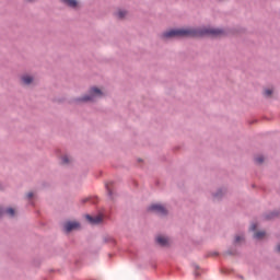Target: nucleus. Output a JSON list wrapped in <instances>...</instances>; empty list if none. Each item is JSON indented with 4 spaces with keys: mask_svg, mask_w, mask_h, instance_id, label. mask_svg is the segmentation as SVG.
I'll use <instances>...</instances> for the list:
<instances>
[{
    "mask_svg": "<svg viewBox=\"0 0 280 280\" xmlns=\"http://www.w3.org/2000/svg\"><path fill=\"white\" fill-rule=\"evenodd\" d=\"M255 240H264V237H266V232L261 231V232H256L254 234Z\"/></svg>",
    "mask_w": 280,
    "mask_h": 280,
    "instance_id": "9",
    "label": "nucleus"
},
{
    "mask_svg": "<svg viewBox=\"0 0 280 280\" xmlns=\"http://www.w3.org/2000/svg\"><path fill=\"white\" fill-rule=\"evenodd\" d=\"M185 36H212L213 38H218L220 36H224V31L211 27L178 28L163 33L162 38H183Z\"/></svg>",
    "mask_w": 280,
    "mask_h": 280,
    "instance_id": "1",
    "label": "nucleus"
},
{
    "mask_svg": "<svg viewBox=\"0 0 280 280\" xmlns=\"http://www.w3.org/2000/svg\"><path fill=\"white\" fill-rule=\"evenodd\" d=\"M255 162L258 163L259 165H261V163H264V155H259L255 159Z\"/></svg>",
    "mask_w": 280,
    "mask_h": 280,
    "instance_id": "14",
    "label": "nucleus"
},
{
    "mask_svg": "<svg viewBox=\"0 0 280 280\" xmlns=\"http://www.w3.org/2000/svg\"><path fill=\"white\" fill-rule=\"evenodd\" d=\"M149 211H153L154 213H158L159 215H167V209L163 207L161 203H153L149 207Z\"/></svg>",
    "mask_w": 280,
    "mask_h": 280,
    "instance_id": "3",
    "label": "nucleus"
},
{
    "mask_svg": "<svg viewBox=\"0 0 280 280\" xmlns=\"http://www.w3.org/2000/svg\"><path fill=\"white\" fill-rule=\"evenodd\" d=\"M5 213H7L8 215H10V218H14L15 211H14L13 208H8V209L5 210Z\"/></svg>",
    "mask_w": 280,
    "mask_h": 280,
    "instance_id": "12",
    "label": "nucleus"
},
{
    "mask_svg": "<svg viewBox=\"0 0 280 280\" xmlns=\"http://www.w3.org/2000/svg\"><path fill=\"white\" fill-rule=\"evenodd\" d=\"M63 228L67 233H71V231H78L80 229V223L78 221H68Z\"/></svg>",
    "mask_w": 280,
    "mask_h": 280,
    "instance_id": "4",
    "label": "nucleus"
},
{
    "mask_svg": "<svg viewBox=\"0 0 280 280\" xmlns=\"http://www.w3.org/2000/svg\"><path fill=\"white\" fill-rule=\"evenodd\" d=\"M22 82L23 84H32V82H34V78L32 75L25 74L22 77Z\"/></svg>",
    "mask_w": 280,
    "mask_h": 280,
    "instance_id": "8",
    "label": "nucleus"
},
{
    "mask_svg": "<svg viewBox=\"0 0 280 280\" xmlns=\"http://www.w3.org/2000/svg\"><path fill=\"white\" fill-rule=\"evenodd\" d=\"M61 3H65V5H68V8H78L79 3L78 0H61Z\"/></svg>",
    "mask_w": 280,
    "mask_h": 280,
    "instance_id": "7",
    "label": "nucleus"
},
{
    "mask_svg": "<svg viewBox=\"0 0 280 280\" xmlns=\"http://www.w3.org/2000/svg\"><path fill=\"white\" fill-rule=\"evenodd\" d=\"M242 240H244V236H236L235 237L236 244H240V242H242Z\"/></svg>",
    "mask_w": 280,
    "mask_h": 280,
    "instance_id": "16",
    "label": "nucleus"
},
{
    "mask_svg": "<svg viewBox=\"0 0 280 280\" xmlns=\"http://www.w3.org/2000/svg\"><path fill=\"white\" fill-rule=\"evenodd\" d=\"M264 93H265L266 97H270V95H272V90L267 89V90H265Z\"/></svg>",
    "mask_w": 280,
    "mask_h": 280,
    "instance_id": "15",
    "label": "nucleus"
},
{
    "mask_svg": "<svg viewBox=\"0 0 280 280\" xmlns=\"http://www.w3.org/2000/svg\"><path fill=\"white\" fill-rule=\"evenodd\" d=\"M85 219L88 220V222H90V224H102V222L104 221V215L97 214L95 217H92L91 214H88Z\"/></svg>",
    "mask_w": 280,
    "mask_h": 280,
    "instance_id": "5",
    "label": "nucleus"
},
{
    "mask_svg": "<svg viewBox=\"0 0 280 280\" xmlns=\"http://www.w3.org/2000/svg\"><path fill=\"white\" fill-rule=\"evenodd\" d=\"M156 243L160 246H170V238L167 236L158 235L156 236Z\"/></svg>",
    "mask_w": 280,
    "mask_h": 280,
    "instance_id": "6",
    "label": "nucleus"
},
{
    "mask_svg": "<svg viewBox=\"0 0 280 280\" xmlns=\"http://www.w3.org/2000/svg\"><path fill=\"white\" fill-rule=\"evenodd\" d=\"M1 215H3V210L2 209H0V218H1Z\"/></svg>",
    "mask_w": 280,
    "mask_h": 280,
    "instance_id": "21",
    "label": "nucleus"
},
{
    "mask_svg": "<svg viewBox=\"0 0 280 280\" xmlns=\"http://www.w3.org/2000/svg\"><path fill=\"white\" fill-rule=\"evenodd\" d=\"M26 196L28 199L34 198V192H28Z\"/></svg>",
    "mask_w": 280,
    "mask_h": 280,
    "instance_id": "19",
    "label": "nucleus"
},
{
    "mask_svg": "<svg viewBox=\"0 0 280 280\" xmlns=\"http://www.w3.org/2000/svg\"><path fill=\"white\" fill-rule=\"evenodd\" d=\"M67 163H71V158L65 155V156L62 158V164H63V165H67Z\"/></svg>",
    "mask_w": 280,
    "mask_h": 280,
    "instance_id": "13",
    "label": "nucleus"
},
{
    "mask_svg": "<svg viewBox=\"0 0 280 280\" xmlns=\"http://www.w3.org/2000/svg\"><path fill=\"white\" fill-rule=\"evenodd\" d=\"M257 230V224H252L250 231H256Z\"/></svg>",
    "mask_w": 280,
    "mask_h": 280,
    "instance_id": "18",
    "label": "nucleus"
},
{
    "mask_svg": "<svg viewBox=\"0 0 280 280\" xmlns=\"http://www.w3.org/2000/svg\"><path fill=\"white\" fill-rule=\"evenodd\" d=\"M277 253H280V244L276 247Z\"/></svg>",
    "mask_w": 280,
    "mask_h": 280,
    "instance_id": "20",
    "label": "nucleus"
},
{
    "mask_svg": "<svg viewBox=\"0 0 280 280\" xmlns=\"http://www.w3.org/2000/svg\"><path fill=\"white\" fill-rule=\"evenodd\" d=\"M26 1L32 2V1H34V0H26Z\"/></svg>",
    "mask_w": 280,
    "mask_h": 280,
    "instance_id": "22",
    "label": "nucleus"
},
{
    "mask_svg": "<svg viewBox=\"0 0 280 280\" xmlns=\"http://www.w3.org/2000/svg\"><path fill=\"white\" fill-rule=\"evenodd\" d=\"M127 12L125 10H119L116 15L118 19H124L126 16Z\"/></svg>",
    "mask_w": 280,
    "mask_h": 280,
    "instance_id": "11",
    "label": "nucleus"
},
{
    "mask_svg": "<svg viewBox=\"0 0 280 280\" xmlns=\"http://www.w3.org/2000/svg\"><path fill=\"white\" fill-rule=\"evenodd\" d=\"M277 215H279V213L278 212H273V213H271L270 217H268V220H271V218H277Z\"/></svg>",
    "mask_w": 280,
    "mask_h": 280,
    "instance_id": "17",
    "label": "nucleus"
},
{
    "mask_svg": "<svg viewBox=\"0 0 280 280\" xmlns=\"http://www.w3.org/2000/svg\"><path fill=\"white\" fill-rule=\"evenodd\" d=\"M105 187H106V189H107L108 195H109V196H113V189H112L113 183H107V184H105Z\"/></svg>",
    "mask_w": 280,
    "mask_h": 280,
    "instance_id": "10",
    "label": "nucleus"
},
{
    "mask_svg": "<svg viewBox=\"0 0 280 280\" xmlns=\"http://www.w3.org/2000/svg\"><path fill=\"white\" fill-rule=\"evenodd\" d=\"M103 96H104V92H102V90L97 88H92L90 90V95H85L82 98H78V102H93L95 97H103Z\"/></svg>",
    "mask_w": 280,
    "mask_h": 280,
    "instance_id": "2",
    "label": "nucleus"
}]
</instances>
